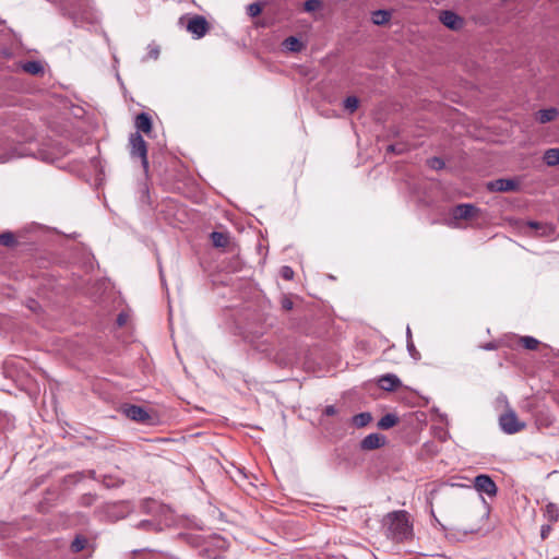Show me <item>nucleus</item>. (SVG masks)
<instances>
[{
	"mask_svg": "<svg viewBox=\"0 0 559 559\" xmlns=\"http://www.w3.org/2000/svg\"><path fill=\"white\" fill-rule=\"evenodd\" d=\"M372 420V416L368 412L359 413L352 418V423L356 428H364Z\"/></svg>",
	"mask_w": 559,
	"mask_h": 559,
	"instance_id": "nucleus-15",
	"label": "nucleus"
},
{
	"mask_svg": "<svg viewBox=\"0 0 559 559\" xmlns=\"http://www.w3.org/2000/svg\"><path fill=\"white\" fill-rule=\"evenodd\" d=\"M283 46L285 47V49L293 52H299L304 47L302 43L297 37L294 36L287 37L283 41Z\"/></svg>",
	"mask_w": 559,
	"mask_h": 559,
	"instance_id": "nucleus-17",
	"label": "nucleus"
},
{
	"mask_svg": "<svg viewBox=\"0 0 559 559\" xmlns=\"http://www.w3.org/2000/svg\"><path fill=\"white\" fill-rule=\"evenodd\" d=\"M22 69L33 75H37L44 72V67L39 61H26L22 64Z\"/></svg>",
	"mask_w": 559,
	"mask_h": 559,
	"instance_id": "nucleus-18",
	"label": "nucleus"
},
{
	"mask_svg": "<svg viewBox=\"0 0 559 559\" xmlns=\"http://www.w3.org/2000/svg\"><path fill=\"white\" fill-rule=\"evenodd\" d=\"M188 32L195 35L197 38L203 37L209 31V23L205 17L195 15L189 20L187 25Z\"/></svg>",
	"mask_w": 559,
	"mask_h": 559,
	"instance_id": "nucleus-8",
	"label": "nucleus"
},
{
	"mask_svg": "<svg viewBox=\"0 0 559 559\" xmlns=\"http://www.w3.org/2000/svg\"><path fill=\"white\" fill-rule=\"evenodd\" d=\"M36 306H37V304L34 300H32L31 305L28 307H29V309L35 310Z\"/></svg>",
	"mask_w": 559,
	"mask_h": 559,
	"instance_id": "nucleus-37",
	"label": "nucleus"
},
{
	"mask_svg": "<svg viewBox=\"0 0 559 559\" xmlns=\"http://www.w3.org/2000/svg\"><path fill=\"white\" fill-rule=\"evenodd\" d=\"M211 240L214 247L216 248H225L229 242V237L225 233L213 231L211 235Z\"/></svg>",
	"mask_w": 559,
	"mask_h": 559,
	"instance_id": "nucleus-14",
	"label": "nucleus"
},
{
	"mask_svg": "<svg viewBox=\"0 0 559 559\" xmlns=\"http://www.w3.org/2000/svg\"><path fill=\"white\" fill-rule=\"evenodd\" d=\"M388 537L395 542H404L413 537V524L409 514L404 511H394L386 515Z\"/></svg>",
	"mask_w": 559,
	"mask_h": 559,
	"instance_id": "nucleus-1",
	"label": "nucleus"
},
{
	"mask_svg": "<svg viewBox=\"0 0 559 559\" xmlns=\"http://www.w3.org/2000/svg\"><path fill=\"white\" fill-rule=\"evenodd\" d=\"M407 350L412 358L418 360L420 358L419 352L416 349L413 340H407Z\"/></svg>",
	"mask_w": 559,
	"mask_h": 559,
	"instance_id": "nucleus-28",
	"label": "nucleus"
},
{
	"mask_svg": "<svg viewBox=\"0 0 559 559\" xmlns=\"http://www.w3.org/2000/svg\"><path fill=\"white\" fill-rule=\"evenodd\" d=\"M21 154H17L15 151H12L10 153H2L0 154V163H7L11 160L12 158L20 157Z\"/></svg>",
	"mask_w": 559,
	"mask_h": 559,
	"instance_id": "nucleus-29",
	"label": "nucleus"
},
{
	"mask_svg": "<svg viewBox=\"0 0 559 559\" xmlns=\"http://www.w3.org/2000/svg\"><path fill=\"white\" fill-rule=\"evenodd\" d=\"M262 11V7L260 3H251L248 5L247 12L250 16H258Z\"/></svg>",
	"mask_w": 559,
	"mask_h": 559,
	"instance_id": "nucleus-27",
	"label": "nucleus"
},
{
	"mask_svg": "<svg viewBox=\"0 0 559 559\" xmlns=\"http://www.w3.org/2000/svg\"><path fill=\"white\" fill-rule=\"evenodd\" d=\"M474 487L478 492L486 493L489 497H495L498 491L496 483L491 479L490 476L485 474L475 477Z\"/></svg>",
	"mask_w": 559,
	"mask_h": 559,
	"instance_id": "nucleus-4",
	"label": "nucleus"
},
{
	"mask_svg": "<svg viewBox=\"0 0 559 559\" xmlns=\"http://www.w3.org/2000/svg\"><path fill=\"white\" fill-rule=\"evenodd\" d=\"M391 17L390 12L385 10H378L372 13V22L376 25H383L389 22Z\"/></svg>",
	"mask_w": 559,
	"mask_h": 559,
	"instance_id": "nucleus-21",
	"label": "nucleus"
},
{
	"mask_svg": "<svg viewBox=\"0 0 559 559\" xmlns=\"http://www.w3.org/2000/svg\"><path fill=\"white\" fill-rule=\"evenodd\" d=\"M544 162L548 166L559 165V148H548L544 153Z\"/></svg>",
	"mask_w": 559,
	"mask_h": 559,
	"instance_id": "nucleus-19",
	"label": "nucleus"
},
{
	"mask_svg": "<svg viewBox=\"0 0 559 559\" xmlns=\"http://www.w3.org/2000/svg\"><path fill=\"white\" fill-rule=\"evenodd\" d=\"M528 226L533 229H536L538 235H548L552 233V227L549 225H544L537 222H528Z\"/></svg>",
	"mask_w": 559,
	"mask_h": 559,
	"instance_id": "nucleus-23",
	"label": "nucleus"
},
{
	"mask_svg": "<svg viewBox=\"0 0 559 559\" xmlns=\"http://www.w3.org/2000/svg\"><path fill=\"white\" fill-rule=\"evenodd\" d=\"M399 423V417L394 414H385L379 421L378 428L382 430L390 429Z\"/></svg>",
	"mask_w": 559,
	"mask_h": 559,
	"instance_id": "nucleus-16",
	"label": "nucleus"
},
{
	"mask_svg": "<svg viewBox=\"0 0 559 559\" xmlns=\"http://www.w3.org/2000/svg\"><path fill=\"white\" fill-rule=\"evenodd\" d=\"M124 321H126V320H124L123 316H122V314H120V316L118 317V324H119V325H122V324L124 323Z\"/></svg>",
	"mask_w": 559,
	"mask_h": 559,
	"instance_id": "nucleus-35",
	"label": "nucleus"
},
{
	"mask_svg": "<svg viewBox=\"0 0 559 559\" xmlns=\"http://www.w3.org/2000/svg\"><path fill=\"white\" fill-rule=\"evenodd\" d=\"M441 23L450 29L456 31L462 27L463 20L452 11H442L440 13Z\"/></svg>",
	"mask_w": 559,
	"mask_h": 559,
	"instance_id": "nucleus-10",
	"label": "nucleus"
},
{
	"mask_svg": "<svg viewBox=\"0 0 559 559\" xmlns=\"http://www.w3.org/2000/svg\"><path fill=\"white\" fill-rule=\"evenodd\" d=\"M130 155L132 158H140L142 167L146 173L148 170L147 145L139 132L131 133L129 138Z\"/></svg>",
	"mask_w": 559,
	"mask_h": 559,
	"instance_id": "nucleus-2",
	"label": "nucleus"
},
{
	"mask_svg": "<svg viewBox=\"0 0 559 559\" xmlns=\"http://www.w3.org/2000/svg\"><path fill=\"white\" fill-rule=\"evenodd\" d=\"M550 532H551V525H549V524L543 525L540 528V537L543 539H546L549 536Z\"/></svg>",
	"mask_w": 559,
	"mask_h": 559,
	"instance_id": "nucleus-33",
	"label": "nucleus"
},
{
	"mask_svg": "<svg viewBox=\"0 0 559 559\" xmlns=\"http://www.w3.org/2000/svg\"><path fill=\"white\" fill-rule=\"evenodd\" d=\"M520 183L515 179L500 178L487 183V189L491 192H511L516 191Z\"/></svg>",
	"mask_w": 559,
	"mask_h": 559,
	"instance_id": "nucleus-6",
	"label": "nucleus"
},
{
	"mask_svg": "<svg viewBox=\"0 0 559 559\" xmlns=\"http://www.w3.org/2000/svg\"><path fill=\"white\" fill-rule=\"evenodd\" d=\"M547 512H548V514H549V516H550V519L552 521H557L558 520L559 513H558V509H557V507L555 504L549 503L547 506Z\"/></svg>",
	"mask_w": 559,
	"mask_h": 559,
	"instance_id": "nucleus-30",
	"label": "nucleus"
},
{
	"mask_svg": "<svg viewBox=\"0 0 559 559\" xmlns=\"http://www.w3.org/2000/svg\"><path fill=\"white\" fill-rule=\"evenodd\" d=\"M520 343L523 345L524 348L530 350L537 349L539 345V341L533 336H523L521 337Z\"/></svg>",
	"mask_w": 559,
	"mask_h": 559,
	"instance_id": "nucleus-22",
	"label": "nucleus"
},
{
	"mask_svg": "<svg viewBox=\"0 0 559 559\" xmlns=\"http://www.w3.org/2000/svg\"><path fill=\"white\" fill-rule=\"evenodd\" d=\"M429 165L433 169H442L444 167V162L441 158L433 157L429 160Z\"/></svg>",
	"mask_w": 559,
	"mask_h": 559,
	"instance_id": "nucleus-31",
	"label": "nucleus"
},
{
	"mask_svg": "<svg viewBox=\"0 0 559 559\" xmlns=\"http://www.w3.org/2000/svg\"><path fill=\"white\" fill-rule=\"evenodd\" d=\"M485 348H486V349H492V348H493V346L489 344V345H487Z\"/></svg>",
	"mask_w": 559,
	"mask_h": 559,
	"instance_id": "nucleus-39",
	"label": "nucleus"
},
{
	"mask_svg": "<svg viewBox=\"0 0 559 559\" xmlns=\"http://www.w3.org/2000/svg\"><path fill=\"white\" fill-rule=\"evenodd\" d=\"M388 151L400 153V151H396L395 145H389Z\"/></svg>",
	"mask_w": 559,
	"mask_h": 559,
	"instance_id": "nucleus-36",
	"label": "nucleus"
},
{
	"mask_svg": "<svg viewBox=\"0 0 559 559\" xmlns=\"http://www.w3.org/2000/svg\"><path fill=\"white\" fill-rule=\"evenodd\" d=\"M146 524V522H141L140 526L143 527Z\"/></svg>",
	"mask_w": 559,
	"mask_h": 559,
	"instance_id": "nucleus-41",
	"label": "nucleus"
},
{
	"mask_svg": "<svg viewBox=\"0 0 559 559\" xmlns=\"http://www.w3.org/2000/svg\"><path fill=\"white\" fill-rule=\"evenodd\" d=\"M123 415L136 423H146L150 419V415L145 408L138 405H126L122 407Z\"/></svg>",
	"mask_w": 559,
	"mask_h": 559,
	"instance_id": "nucleus-7",
	"label": "nucleus"
},
{
	"mask_svg": "<svg viewBox=\"0 0 559 559\" xmlns=\"http://www.w3.org/2000/svg\"><path fill=\"white\" fill-rule=\"evenodd\" d=\"M281 274H282L283 278H285V280H292V278H293V276H294V271H293V269H292V267H289V266H283V267L281 269Z\"/></svg>",
	"mask_w": 559,
	"mask_h": 559,
	"instance_id": "nucleus-32",
	"label": "nucleus"
},
{
	"mask_svg": "<svg viewBox=\"0 0 559 559\" xmlns=\"http://www.w3.org/2000/svg\"><path fill=\"white\" fill-rule=\"evenodd\" d=\"M16 242L15 237L12 233L7 231L0 235V245L4 247H12Z\"/></svg>",
	"mask_w": 559,
	"mask_h": 559,
	"instance_id": "nucleus-25",
	"label": "nucleus"
},
{
	"mask_svg": "<svg viewBox=\"0 0 559 559\" xmlns=\"http://www.w3.org/2000/svg\"><path fill=\"white\" fill-rule=\"evenodd\" d=\"M385 443V437L380 433H370L367 437H365L361 442L360 447L362 450H374L379 449Z\"/></svg>",
	"mask_w": 559,
	"mask_h": 559,
	"instance_id": "nucleus-9",
	"label": "nucleus"
},
{
	"mask_svg": "<svg viewBox=\"0 0 559 559\" xmlns=\"http://www.w3.org/2000/svg\"><path fill=\"white\" fill-rule=\"evenodd\" d=\"M406 334H407V340H412V332H411L409 328H407Z\"/></svg>",
	"mask_w": 559,
	"mask_h": 559,
	"instance_id": "nucleus-38",
	"label": "nucleus"
},
{
	"mask_svg": "<svg viewBox=\"0 0 559 559\" xmlns=\"http://www.w3.org/2000/svg\"><path fill=\"white\" fill-rule=\"evenodd\" d=\"M499 425L501 430L508 435L516 433L525 428V424L519 420L512 409L507 411L499 417Z\"/></svg>",
	"mask_w": 559,
	"mask_h": 559,
	"instance_id": "nucleus-3",
	"label": "nucleus"
},
{
	"mask_svg": "<svg viewBox=\"0 0 559 559\" xmlns=\"http://www.w3.org/2000/svg\"><path fill=\"white\" fill-rule=\"evenodd\" d=\"M132 554L135 556V555L140 554V550H133Z\"/></svg>",
	"mask_w": 559,
	"mask_h": 559,
	"instance_id": "nucleus-40",
	"label": "nucleus"
},
{
	"mask_svg": "<svg viewBox=\"0 0 559 559\" xmlns=\"http://www.w3.org/2000/svg\"><path fill=\"white\" fill-rule=\"evenodd\" d=\"M324 414L326 416H333V415L336 414V408L333 405H329V406L325 407Z\"/></svg>",
	"mask_w": 559,
	"mask_h": 559,
	"instance_id": "nucleus-34",
	"label": "nucleus"
},
{
	"mask_svg": "<svg viewBox=\"0 0 559 559\" xmlns=\"http://www.w3.org/2000/svg\"><path fill=\"white\" fill-rule=\"evenodd\" d=\"M320 5H321V2L319 0H307L304 3V9L307 12H312V11H316L317 9H319Z\"/></svg>",
	"mask_w": 559,
	"mask_h": 559,
	"instance_id": "nucleus-26",
	"label": "nucleus"
},
{
	"mask_svg": "<svg viewBox=\"0 0 559 559\" xmlns=\"http://www.w3.org/2000/svg\"><path fill=\"white\" fill-rule=\"evenodd\" d=\"M479 209L469 203H463L454 206L451 211L452 218L455 221H467L476 217Z\"/></svg>",
	"mask_w": 559,
	"mask_h": 559,
	"instance_id": "nucleus-5",
	"label": "nucleus"
},
{
	"mask_svg": "<svg viewBox=\"0 0 559 559\" xmlns=\"http://www.w3.org/2000/svg\"><path fill=\"white\" fill-rule=\"evenodd\" d=\"M379 386L385 391H393L401 385L400 379L392 373L384 374L378 380Z\"/></svg>",
	"mask_w": 559,
	"mask_h": 559,
	"instance_id": "nucleus-11",
	"label": "nucleus"
},
{
	"mask_svg": "<svg viewBox=\"0 0 559 559\" xmlns=\"http://www.w3.org/2000/svg\"><path fill=\"white\" fill-rule=\"evenodd\" d=\"M135 128H136V132H144V133H150L151 130H152V119L151 117L145 114V112H141L136 117H135Z\"/></svg>",
	"mask_w": 559,
	"mask_h": 559,
	"instance_id": "nucleus-12",
	"label": "nucleus"
},
{
	"mask_svg": "<svg viewBox=\"0 0 559 559\" xmlns=\"http://www.w3.org/2000/svg\"><path fill=\"white\" fill-rule=\"evenodd\" d=\"M87 543H88V540L86 537H84L82 535H78L72 540L70 548H71L72 552L76 554V552L84 550L87 546Z\"/></svg>",
	"mask_w": 559,
	"mask_h": 559,
	"instance_id": "nucleus-20",
	"label": "nucleus"
},
{
	"mask_svg": "<svg viewBox=\"0 0 559 559\" xmlns=\"http://www.w3.org/2000/svg\"><path fill=\"white\" fill-rule=\"evenodd\" d=\"M559 111L556 108L540 109L536 114V119L539 123H547L555 120Z\"/></svg>",
	"mask_w": 559,
	"mask_h": 559,
	"instance_id": "nucleus-13",
	"label": "nucleus"
},
{
	"mask_svg": "<svg viewBox=\"0 0 559 559\" xmlns=\"http://www.w3.org/2000/svg\"><path fill=\"white\" fill-rule=\"evenodd\" d=\"M358 105H359V100L356 96H348L344 100V107L349 112H354L355 110H357Z\"/></svg>",
	"mask_w": 559,
	"mask_h": 559,
	"instance_id": "nucleus-24",
	"label": "nucleus"
}]
</instances>
